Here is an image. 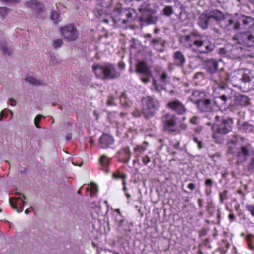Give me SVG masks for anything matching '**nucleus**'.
Returning <instances> with one entry per match:
<instances>
[{
  "label": "nucleus",
  "instance_id": "c756f323",
  "mask_svg": "<svg viewBox=\"0 0 254 254\" xmlns=\"http://www.w3.org/2000/svg\"><path fill=\"white\" fill-rule=\"evenodd\" d=\"M123 9L120 5L114 8V11L112 12V19L114 21L115 18L119 19V18H122V13Z\"/></svg>",
  "mask_w": 254,
  "mask_h": 254
},
{
  "label": "nucleus",
  "instance_id": "58836bf2",
  "mask_svg": "<svg viewBox=\"0 0 254 254\" xmlns=\"http://www.w3.org/2000/svg\"><path fill=\"white\" fill-rule=\"evenodd\" d=\"M59 63V60L54 55H51L50 61V64L51 66H55Z\"/></svg>",
  "mask_w": 254,
  "mask_h": 254
},
{
  "label": "nucleus",
  "instance_id": "7ed1b4c3",
  "mask_svg": "<svg viewBox=\"0 0 254 254\" xmlns=\"http://www.w3.org/2000/svg\"><path fill=\"white\" fill-rule=\"evenodd\" d=\"M221 88L225 90V93L214 98V102L217 106L226 109L233 105V91L224 86Z\"/></svg>",
  "mask_w": 254,
  "mask_h": 254
},
{
  "label": "nucleus",
  "instance_id": "a211bd4d",
  "mask_svg": "<svg viewBox=\"0 0 254 254\" xmlns=\"http://www.w3.org/2000/svg\"><path fill=\"white\" fill-rule=\"evenodd\" d=\"M155 13H151L148 15L144 14L139 18L140 22L146 25L156 24L159 20V17L154 15Z\"/></svg>",
  "mask_w": 254,
  "mask_h": 254
},
{
  "label": "nucleus",
  "instance_id": "37998d69",
  "mask_svg": "<svg viewBox=\"0 0 254 254\" xmlns=\"http://www.w3.org/2000/svg\"><path fill=\"white\" fill-rule=\"evenodd\" d=\"M248 169L254 172V158L251 159L248 165Z\"/></svg>",
  "mask_w": 254,
  "mask_h": 254
},
{
  "label": "nucleus",
  "instance_id": "79ce46f5",
  "mask_svg": "<svg viewBox=\"0 0 254 254\" xmlns=\"http://www.w3.org/2000/svg\"><path fill=\"white\" fill-rule=\"evenodd\" d=\"M63 44V40L62 39H57L54 41V47L56 48L61 47Z\"/></svg>",
  "mask_w": 254,
  "mask_h": 254
},
{
  "label": "nucleus",
  "instance_id": "052dcab7",
  "mask_svg": "<svg viewBox=\"0 0 254 254\" xmlns=\"http://www.w3.org/2000/svg\"><path fill=\"white\" fill-rule=\"evenodd\" d=\"M205 184L206 186H212V180H211L210 179H207L205 181Z\"/></svg>",
  "mask_w": 254,
  "mask_h": 254
},
{
  "label": "nucleus",
  "instance_id": "bf43d9fd",
  "mask_svg": "<svg viewBox=\"0 0 254 254\" xmlns=\"http://www.w3.org/2000/svg\"><path fill=\"white\" fill-rule=\"evenodd\" d=\"M227 52L226 51L225 49L224 48H221L219 49V53L221 55H226Z\"/></svg>",
  "mask_w": 254,
  "mask_h": 254
},
{
  "label": "nucleus",
  "instance_id": "3c124183",
  "mask_svg": "<svg viewBox=\"0 0 254 254\" xmlns=\"http://www.w3.org/2000/svg\"><path fill=\"white\" fill-rule=\"evenodd\" d=\"M142 162L145 165H147L150 162V158L148 156H145L142 158Z\"/></svg>",
  "mask_w": 254,
  "mask_h": 254
},
{
  "label": "nucleus",
  "instance_id": "5701e85b",
  "mask_svg": "<svg viewBox=\"0 0 254 254\" xmlns=\"http://www.w3.org/2000/svg\"><path fill=\"white\" fill-rule=\"evenodd\" d=\"M249 152L246 146H242L237 149L235 156L238 158L239 162H244L246 160V157L249 156Z\"/></svg>",
  "mask_w": 254,
  "mask_h": 254
},
{
  "label": "nucleus",
  "instance_id": "8fccbe9b",
  "mask_svg": "<svg viewBox=\"0 0 254 254\" xmlns=\"http://www.w3.org/2000/svg\"><path fill=\"white\" fill-rule=\"evenodd\" d=\"M168 76L166 73L163 72L161 76V81L163 83L166 82V79L167 78Z\"/></svg>",
  "mask_w": 254,
  "mask_h": 254
},
{
  "label": "nucleus",
  "instance_id": "f03ea898",
  "mask_svg": "<svg viewBox=\"0 0 254 254\" xmlns=\"http://www.w3.org/2000/svg\"><path fill=\"white\" fill-rule=\"evenodd\" d=\"M142 113L146 119L153 118L159 108V101L150 96L141 99Z\"/></svg>",
  "mask_w": 254,
  "mask_h": 254
},
{
  "label": "nucleus",
  "instance_id": "e433bc0d",
  "mask_svg": "<svg viewBox=\"0 0 254 254\" xmlns=\"http://www.w3.org/2000/svg\"><path fill=\"white\" fill-rule=\"evenodd\" d=\"M163 14L167 16H170L173 13V8L171 6H166L163 10Z\"/></svg>",
  "mask_w": 254,
  "mask_h": 254
},
{
  "label": "nucleus",
  "instance_id": "473e14b6",
  "mask_svg": "<svg viewBox=\"0 0 254 254\" xmlns=\"http://www.w3.org/2000/svg\"><path fill=\"white\" fill-rule=\"evenodd\" d=\"M86 190L87 191H89L90 195H93L98 192V186L96 184L92 183H91L90 187H87Z\"/></svg>",
  "mask_w": 254,
  "mask_h": 254
},
{
  "label": "nucleus",
  "instance_id": "20e7f679",
  "mask_svg": "<svg viewBox=\"0 0 254 254\" xmlns=\"http://www.w3.org/2000/svg\"><path fill=\"white\" fill-rule=\"evenodd\" d=\"M193 44L197 48L196 50H193L196 53L207 54L212 52L215 48L214 44L208 39L196 40L193 42Z\"/></svg>",
  "mask_w": 254,
  "mask_h": 254
},
{
  "label": "nucleus",
  "instance_id": "4468645a",
  "mask_svg": "<svg viewBox=\"0 0 254 254\" xmlns=\"http://www.w3.org/2000/svg\"><path fill=\"white\" fill-rule=\"evenodd\" d=\"M198 110L202 112H207L211 111L212 102L209 99H199L195 101Z\"/></svg>",
  "mask_w": 254,
  "mask_h": 254
},
{
  "label": "nucleus",
  "instance_id": "ea45409f",
  "mask_svg": "<svg viewBox=\"0 0 254 254\" xmlns=\"http://www.w3.org/2000/svg\"><path fill=\"white\" fill-rule=\"evenodd\" d=\"M42 117H43V116L42 115H38L35 118L34 122L35 126L37 128H40V127L39 126V124L40 122L41 121V120Z\"/></svg>",
  "mask_w": 254,
  "mask_h": 254
},
{
  "label": "nucleus",
  "instance_id": "c85d7f7f",
  "mask_svg": "<svg viewBox=\"0 0 254 254\" xmlns=\"http://www.w3.org/2000/svg\"><path fill=\"white\" fill-rule=\"evenodd\" d=\"M237 142L235 141H230L227 143L228 151L227 152L231 154H235L237 148L236 147Z\"/></svg>",
  "mask_w": 254,
  "mask_h": 254
},
{
  "label": "nucleus",
  "instance_id": "6ab92c4d",
  "mask_svg": "<svg viewBox=\"0 0 254 254\" xmlns=\"http://www.w3.org/2000/svg\"><path fill=\"white\" fill-rule=\"evenodd\" d=\"M99 163L100 165V170L106 174L109 173L111 159L105 155H102L99 159Z\"/></svg>",
  "mask_w": 254,
  "mask_h": 254
},
{
  "label": "nucleus",
  "instance_id": "393cba45",
  "mask_svg": "<svg viewBox=\"0 0 254 254\" xmlns=\"http://www.w3.org/2000/svg\"><path fill=\"white\" fill-rule=\"evenodd\" d=\"M173 58L176 65L183 66L186 62V59L180 51H177L174 53Z\"/></svg>",
  "mask_w": 254,
  "mask_h": 254
},
{
  "label": "nucleus",
  "instance_id": "2f4dec72",
  "mask_svg": "<svg viewBox=\"0 0 254 254\" xmlns=\"http://www.w3.org/2000/svg\"><path fill=\"white\" fill-rule=\"evenodd\" d=\"M139 12L141 13V15H143L144 14L146 15H148L152 13H155L156 11L153 9H151L149 7V6H144L141 5L138 9Z\"/></svg>",
  "mask_w": 254,
  "mask_h": 254
},
{
  "label": "nucleus",
  "instance_id": "72a5a7b5",
  "mask_svg": "<svg viewBox=\"0 0 254 254\" xmlns=\"http://www.w3.org/2000/svg\"><path fill=\"white\" fill-rule=\"evenodd\" d=\"M25 80L28 83L34 85H39L42 84L40 80L32 76L27 77L25 79Z\"/></svg>",
  "mask_w": 254,
  "mask_h": 254
},
{
  "label": "nucleus",
  "instance_id": "6e6d98bb",
  "mask_svg": "<svg viewBox=\"0 0 254 254\" xmlns=\"http://www.w3.org/2000/svg\"><path fill=\"white\" fill-rule=\"evenodd\" d=\"M112 177L115 179H122L123 175H121L119 173H114L112 175Z\"/></svg>",
  "mask_w": 254,
  "mask_h": 254
},
{
  "label": "nucleus",
  "instance_id": "13d9d810",
  "mask_svg": "<svg viewBox=\"0 0 254 254\" xmlns=\"http://www.w3.org/2000/svg\"><path fill=\"white\" fill-rule=\"evenodd\" d=\"M197 117H194L190 120V122L193 125H196L197 124Z\"/></svg>",
  "mask_w": 254,
  "mask_h": 254
},
{
  "label": "nucleus",
  "instance_id": "e2e57ef3",
  "mask_svg": "<svg viewBox=\"0 0 254 254\" xmlns=\"http://www.w3.org/2000/svg\"><path fill=\"white\" fill-rule=\"evenodd\" d=\"M188 188L191 190H193L195 189V185L193 183H190L188 185Z\"/></svg>",
  "mask_w": 254,
  "mask_h": 254
},
{
  "label": "nucleus",
  "instance_id": "603ef678",
  "mask_svg": "<svg viewBox=\"0 0 254 254\" xmlns=\"http://www.w3.org/2000/svg\"><path fill=\"white\" fill-rule=\"evenodd\" d=\"M215 26L211 27V28L212 29L214 33L216 34L217 36H220L221 35L220 30L218 28L215 27Z\"/></svg>",
  "mask_w": 254,
  "mask_h": 254
},
{
  "label": "nucleus",
  "instance_id": "69168bd1",
  "mask_svg": "<svg viewBox=\"0 0 254 254\" xmlns=\"http://www.w3.org/2000/svg\"><path fill=\"white\" fill-rule=\"evenodd\" d=\"M141 80L145 83H147L149 82L150 80L149 78L147 77L146 78H141Z\"/></svg>",
  "mask_w": 254,
  "mask_h": 254
},
{
  "label": "nucleus",
  "instance_id": "ddd939ff",
  "mask_svg": "<svg viewBox=\"0 0 254 254\" xmlns=\"http://www.w3.org/2000/svg\"><path fill=\"white\" fill-rule=\"evenodd\" d=\"M205 11L216 25H219L225 18L224 13L217 9L212 8Z\"/></svg>",
  "mask_w": 254,
  "mask_h": 254
},
{
  "label": "nucleus",
  "instance_id": "4c0bfd02",
  "mask_svg": "<svg viewBox=\"0 0 254 254\" xmlns=\"http://www.w3.org/2000/svg\"><path fill=\"white\" fill-rule=\"evenodd\" d=\"M121 104L125 107H127L128 106V103L127 99V97L125 93H123L120 98Z\"/></svg>",
  "mask_w": 254,
  "mask_h": 254
},
{
  "label": "nucleus",
  "instance_id": "b1692460",
  "mask_svg": "<svg viewBox=\"0 0 254 254\" xmlns=\"http://www.w3.org/2000/svg\"><path fill=\"white\" fill-rule=\"evenodd\" d=\"M136 72L143 73L147 76L151 75V71L145 62H140L136 65Z\"/></svg>",
  "mask_w": 254,
  "mask_h": 254
},
{
  "label": "nucleus",
  "instance_id": "bb28decb",
  "mask_svg": "<svg viewBox=\"0 0 254 254\" xmlns=\"http://www.w3.org/2000/svg\"><path fill=\"white\" fill-rule=\"evenodd\" d=\"M0 50L5 56H10L12 54V49L8 47L7 43L5 41H0Z\"/></svg>",
  "mask_w": 254,
  "mask_h": 254
},
{
  "label": "nucleus",
  "instance_id": "4be33fe9",
  "mask_svg": "<svg viewBox=\"0 0 254 254\" xmlns=\"http://www.w3.org/2000/svg\"><path fill=\"white\" fill-rule=\"evenodd\" d=\"M99 144L101 148L106 149L111 144V135L104 133L99 139Z\"/></svg>",
  "mask_w": 254,
  "mask_h": 254
},
{
  "label": "nucleus",
  "instance_id": "9b49d317",
  "mask_svg": "<svg viewBox=\"0 0 254 254\" xmlns=\"http://www.w3.org/2000/svg\"><path fill=\"white\" fill-rule=\"evenodd\" d=\"M197 23L203 30L216 25L205 11L199 16Z\"/></svg>",
  "mask_w": 254,
  "mask_h": 254
},
{
  "label": "nucleus",
  "instance_id": "423d86ee",
  "mask_svg": "<svg viewBox=\"0 0 254 254\" xmlns=\"http://www.w3.org/2000/svg\"><path fill=\"white\" fill-rule=\"evenodd\" d=\"M61 31L65 40L68 42L75 41L79 37V32L73 24H69L62 28Z\"/></svg>",
  "mask_w": 254,
  "mask_h": 254
},
{
  "label": "nucleus",
  "instance_id": "a19ab883",
  "mask_svg": "<svg viewBox=\"0 0 254 254\" xmlns=\"http://www.w3.org/2000/svg\"><path fill=\"white\" fill-rule=\"evenodd\" d=\"M60 14L57 13L55 10H53L51 14V18L52 20L58 21L60 18Z\"/></svg>",
  "mask_w": 254,
  "mask_h": 254
},
{
  "label": "nucleus",
  "instance_id": "f257e3e1",
  "mask_svg": "<svg viewBox=\"0 0 254 254\" xmlns=\"http://www.w3.org/2000/svg\"><path fill=\"white\" fill-rule=\"evenodd\" d=\"M226 26L229 30L248 29L254 26V18L241 15L233 19H229Z\"/></svg>",
  "mask_w": 254,
  "mask_h": 254
},
{
  "label": "nucleus",
  "instance_id": "f8f14e48",
  "mask_svg": "<svg viewBox=\"0 0 254 254\" xmlns=\"http://www.w3.org/2000/svg\"><path fill=\"white\" fill-rule=\"evenodd\" d=\"M162 121L164 124V128L169 132H174L175 129H171L176 125V118L175 116L169 114H166L162 117Z\"/></svg>",
  "mask_w": 254,
  "mask_h": 254
},
{
  "label": "nucleus",
  "instance_id": "9d476101",
  "mask_svg": "<svg viewBox=\"0 0 254 254\" xmlns=\"http://www.w3.org/2000/svg\"><path fill=\"white\" fill-rule=\"evenodd\" d=\"M239 42L249 48H254V31L240 33L238 35Z\"/></svg>",
  "mask_w": 254,
  "mask_h": 254
},
{
  "label": "nucleus",
  "instance_id": "338daca9",
  "mask_svg": "<svg viewBox=\"0 0 254 254\" xmlns=\"http://www.w3.org/2000/svg\"><path fill=\"white\" fill-rule=\"evenodd\" d=\"M9 100L11 101V106H15L16 105V102L14 99L10 98Z\"/></svg>",
  "mask_w": 254,
  "mask_h": 254
},
{
  "label": "nucleus",
  "instance_id": "0eeeda50",
  "mask_svg": "<svg viewBox=\"0 0 254 254\" xmlns=\"http://www.w3.org/2000/svg\"><path fill=\"white\" fill-rule=\"evenodd\" d=\"M240 80L242 85L248 90L254 89V72L246 69L241 73Z\"/></svg>",
  "mask_w": 254,
  "mask_h": 254
},
{
  "label": "nucleus",
  "instance_id": "39448f33",
  "mask_svg": "<svg viewBox=\"0 0 254 254\" xmlns=\"http://www.w3.org/2000/svg\"><path fill=\"white\" fill-rule=\"evenodd\" d=\"M93 70L96 76L102 79H110L111 78V64L109 63L102 65L93 66Z\"/></svg>",
  "mask_w": 254,
  "mask_h": 254
},
{
  "label": "nucleus",
  "instance_id": "cd10ccee",
  "mask_svg": "<svg viewBox=\"0 0 254 254\" xmlns=\"http://www.w3.org/2000/svg\"><path fill=\"white\" fill-rule=\"evenodd\" d=\"M205 95V93L203 92H200L197 90H194L193 91L191 96L190 98V100L192 103L195 104V101L199 99L204 98Z\"/></svg>",
  "mask_w": 254,
  "mask_h": 254
},
{
  "label": "nucleus",
  "instance_id": "a878e982",
  "mask_svg": "<svg viewBox=\"0 0 254 254\" xmlns=\"http://www.w3.org/2000/svg\"><path fill=\"white\" fill-rule=\"evenodd\" d=\"M239 126L240 129L245 133H250L254 130V125L248 122H243Z\"/></svg>",
  "mask_w": 254,
  "mask_h": 254
},
{
  "label": "nucleus",
  "instance_id": "f3484780",
  "mask_svg": "<svg viewBox=\"0 0 254 254\" xmlns=\"http://www.w3.org/2000/svg\"><path fill=\"white\" fill-rule=\"evenodd\" d=\"M9 202L11 207L18 213L23 211L24 205L26 204V202L24 200H22L20 197L10 198H9Z\"/></svg>",
  "mask_w": 254,
  "mask_h": 254
},
{
  "label": "nucleus",
  "instance_id": "09e8293b",
  "mask_svg": "<svg viewBox=\"0 0 254 254\" xmlns=\"http://www.w3.org/2000/svg\"><path fill=\"white\" fill-rule=\"evenodd\" d=\"M161 40V38L154 39H153L151 41L150 44L151 45H153L154 46V45H155L156 44H158L160 43Z\"/></svg>",
  "mask_w": 254,
  "mask_h": 254
},
{
  "label": "nucleus",
  "instance_id": "412c9836",
  "mask_svg": "<svg viewBox=\"0 0 254 254\" xmlns=\"http://www.w3.org/2000/svg\"><path fill=\"white\" fill-rule=\"evenodd\" d=\"M168 107L176 111L179 114H183L186 111L184 106L178 100L169 103Z\"/></svg>",
  "mask_w": 254,
  "mask_h": 254
},
{
  "label": "nucleus",
  "instance_id": "864d4df0",
  "mask_svg": "<svg viewBox=\"0 0 254 254\" xmlns=\"http://www.w3.org/2000/svg\"><path fill=\"white\" fill-rule=\"evenodd\" d=\"M246 207L248 210L251 212L252 215L254 216V206L253 205H248Z\"/></svg>",
  "mask_w": 254,
  "mask_h": 254
},
{
  "label": "nucleus",
  "instance_id": "4d7b16f0",
  "mask_svg": "<svg viewBox=\"0 0 254 254\" xmlns=\"http://www.w3.org/2000/svg\"><path fill=\"white\" fill-rule=\"evenodd\" d=\"M252 235H248L247 237V240L249 243V247L252 250H254V248H253L251 246V244H250V241H251V239L252 238Z\"/></svg>",
  "mask_w": 254,
  "mask_h": 254
},
{
  "label": "nucleus",
  "instance_id": "6e6552de",
  "mask_svg": "<svg viewBox=\"0 0 254 254\" xmlns=\"http://www.w3.org/2000/svg\"><path fill=\"white\" fill-rule=\"evenodd\" d=\"M204 69L207 73L210 75V79L214 82H217V79H215L213 75L218 73V63L217 61L213 59L205 61L203 63Z\"/></svg>",
  "mask_w": 254,
  "mask_h": 254
},
{
  "label": "nucleus",
  "instance_id": "5fc2aeb1",
  "mask_svg": "<svg viewBox=\"0 0 254 254\" xmlns=\"http://www.w3.org/2000/svg\"><path fill=\"white\" fill-rule=\"evenodd\" d=\"M227 193V191L225 190L223 192V193L220 194V200L222 202H223V198L226 197V195Z\"/></svg>",
  "mask_w": 254,
  "mask_h": 254
},
{
  "label": "nucleus",
  "instance_id": "de8ad7c7",
  "mask_svg": "<svg viewBox=\"0 0 254 254\" xmlns=\"http://www.w3.org/2000/svg\"><path fill=\"white\" fill-rule=\"evenodd\" d=\"M7 112L3 110H2L0 113V121H2L3 120V118H6L7 117Z\"/></svg>",
  "mask_w": 254,
  "mask_h": 254
},
{
  "label": "nucleus",
  "instance_id": "0e129e2a",
  "mask_svg": "<svg viewBox=\"0 0 254 254\" xmlns=\"http://www.w3.org/2000/svg\"><path fill=\"white\" fill-rule=\"evenodd\" d=\"M173 147L176 149H179L181 150V149L180 148V143L179 142H178L176 144H174L173 145Z\"/></svg>",
  "mask_w": 254,
  "mask_h": 254
},
{
  "label": "nucleus",
  "instance_id": "49530a36",
  "mask_svg": "<svg viewBox=\"0 0 254 254\" xmlns=\"http://www.w3.org/2000/svg\"><path fill=\"white\" fill-rule=\"evenodd\" d=\"M154 88L155 91H156L158 93H161L162 91L165 90V88L158 84H155V86H154Z\"/></svg>",
  "mask_w": 254,
  "mask_h": 254
},
{
  "label": "nucleus",
  "instance_id": "c03bdc74",
  "mask_svg": "<svg viewBox=\"0 0 254 254\" xmlns=\"http://www.w3.org/2000/svg\"><path fill=\"white\" fill-rule=\"evenodd\" d=\"M191 36L190 35H186L182 37L183 40H184L186 42L189 43L188 45L190 47L192 46V44L189 43V42L191 41Z\"/></svg>",
  "mask_w": 254,
  "mask_h": 254
},
{
  "label": "nucleus",
  "instance_id": "aec40b11",
  "mask_svg": "<svg viewBox=\"0 0 254 254\" xmlns=\"http://www.w3.org/2000/svg\"><path fill=\"white\" fill-rule=\"evenodd\" d=\"M26 5L32 10L38 13L42 12L44 7L43 4L37 0H31L27 2Z\"/></svg>",
  "mask_w": 254,
  "mask_h": 254
},
{
  "label": "nucleus",
  "instance_id": "1a4fd4ad",
  "mask_svg": "<svg viewBox=\"0 0 254 254\" xmlns=\"http://www.w3.org/2000/svg\"><path fill=\"white\" fill-rule=\"evenodd\" d=\"M231 124H232L231 119H223L220 123H215L213 125L212 128L218 133L225 134L231 131Z\"/></svg>",
  "mask_w": 254,
  "mask_h": 254
},
{
  "label": "nucleus",
  "instance_id": "dca6fc26",
  "mask_svg": "<svg viewBox=\"0 0 254 254\" xmlns=\"http://www.w3.org/2000/svg\"><path fill=\"white\" fill-rule=\"evenodd\" d=\"M134 13L135 11L132 9H124L122 13V18L114 19L115 24L120 26L122 24L126 23L127 22L126 18H132Z\"/></svg>",
  "mask_w": 254,
  "mask_h": 254
},
{
  "label": "nucleus",
  "instance_id": "7c9ffc66",
  "mask_svg": "<svg viewBox=\"0 0 254 254\" xmlns=\"http://www.w3.org/2000/svg\"><path fill=\"white\" fill-rule=\"evenodd\" d=\"M242 52V48H238L236 46L233 47L231 50V53L233 58L239 59L241 57V53Z\"/></svg>",
  "mask_w": 254,
  "mask_h": 254
},
{
  "label": "nucleus",
  "instance_id": "c9c22d12",
  "mask_svg": "<svg viewBox=\"0 0 254 254\" xmlns=\"http://www.w3.org/2000/svg\"><path fill=\"white\" fill-rule=\"evenodd\" d=\"M123 153L125 154V158L123 161L124 163H127L128 162L130 158V152L128 147L125 148L123 150Z\"/></svg>",
  "mask_w": 254,
  "mask_h": 254
},
{
  "label": "nucleus",
  "instance_id": "774afa93",
  "mask_svg": "<svg viewBox=\"0 0 254 254\" xmlns=\"http://www.w3.org/2000/svg\"><path fill=\"white\" fill-rule=\"evenodd\" d=\"M72 138V134L70 133H67L66 136V139L67 140H69Z\"/></svg>",
  "mask_w": 254,
  "mask_h": 254
},
{
  "label": "nucleus",
  "instance_id": "a18cd8bd",
  "mask_svg": "<svg viewBox=\"0 0 254 254\" xmlns=\"http://www.w3.org/2000/svg\"><path fill=\"white\" fill-rule=\"evenodd\" d=\"M0 1L5 3L6 4L8 3H18L20 2V0H0Z\"/></svg>",
  "mask_w": 254,
  "mask_h": 254
},
{
  "label": "nucleus",
  "instance_id": "2eb2a0df",
  "mask_svg": "<svg viewBox=\"0 0 254 254\" xmlns=\"http://www.w3.org/2000/svg\"><path fill=\"white\" fill-rule=\"evenodd\" d=\"M233 105L240 106L241 107L247 106L250 105V99L246 95L238 94L235 95V93L233 92Z\"/></svg>",
  "mask_w": 254,
  "mask_h": 254
},
{
  "label": "nucleus",
  "instance_id": "f704fd0d",
  "mask_svg": "<svg viewBox=\"0 0 254 254\" xmlns=\"http://www.w3.org/2000/svg\"><path fill=\"white\" fill-rule=\"evenodd\" d=\"M11 9L6 7H0V17L4 19L5 16L10 12Z\"/></svg>",
  "mask_w": 254,
  "mask_h": 254
},
{
  "label": "nucleus",
  "instance_id": "680f3d73",
  "mask_svg": "<svg viewBox=\"0 0 254 254\" xmlns=\"http://www.w3.org/2000/svg\"><path fill=\"white\" fill-rule=\"evenodd\" d=\"M203 75V73L201 72H197L194 76V78H197L199 77L200 76L202 77Z\"/></svg>",
  "mask_w": 254,
  "mask_h": 254
}]
</instances>
